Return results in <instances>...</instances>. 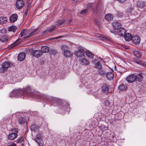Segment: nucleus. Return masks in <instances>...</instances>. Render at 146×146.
I'll use <instances>...</instances> for the list:
<instances>
[{"label":"nucleus","mask_w":146,"mask_h":146,"mask_svg":"<svg viewBox=\"0 0 146 146\" xmlns=\"http://www.w3.org/2000/svg\"><path fill=\"white\" fill-rule=\"evenodd\" d=\"M101 39L103 40H106L107 39V38L105 36H101Z\"/></svg>","instance_id":"ea45409f"},{"label":"nucleus","mask_w":146,"mask_h":146,"mask_svg":"<svg viewBox=\"0 0 146 146\" xmlns=\"http://www.w3.org/2000/svg\"><path fill=\"white\" fill-rule=\"evenodd\" d=\"M135 110H137V109H136V108H135Z\"/></svg>","instance_id":"a18cd8bd"},{"label":"nucleus","mask_w":146,"mask_h":146,"mask_svg":"<svg viewBox=\"0 0 146 146\" xmlns=\"http://www.w3.org/2000/svg\"><path fill=\"white\" fill-rule=\"evenodd\" d=\"M23 90V93L24 92H26L27 93L26 95L27 96L42 99L48 98L47 96L43 94H40L38 93H34L33 90H32L31 87L29 86H27V87L24 88L23 90Z\"/></svg>","instance_id":"f257e3e1"},{"label":"nucleus","mask_w":146,"mask_h":146,"mask_svg":"<svg viewBox=\"0 0 146 146\" xmlns=\"http://www.w3.org/2000/svg\"><path fill=\"white\" fill-rule=\"evenodd\" d=\"M110 103L107 100H106L105 101V105L106 106H108L110 105Z\"/></svg>","instance_id":"58836bf2"},{"label":"nucleus","mask_w":146,"mask_h":146,"mask_svg":"<svg viewBox=\"0 0 146 146\" xmlns=\"http://www.w3.org/2000/svg\"><path fill=\"white\" fill-rule=\"evenodd\" d=\"M133 54L134 56L137 58H140L141 56V54L139 52L137 51H133Z\"/></svg>","instance_id":"c756f323"},{"label":"nucleus","mask_w":146,"mask_h":146,"mask_svg":"<svg viewBox=\"0 0 146 146\" xmlns=\"http://www.w3.org/2000/svg\"><path fill=\"white\" fill-rule=\"evenodd\" d=\"M87 12V10L85 9L82 11L80 13L82 15H84Z\"/></svg>","instance_id":"c9c22d12"},{"label":"nucleus","mask_w":146,"mask_h":146,"mask_svg":"<svg viewBox=\"0 0 146 146\" xmlns=\"http://www.w3.org/2000/svg\"><path fill=\"white\" fill-rule=\"evenodd\" d=\"M69 47H68L66 45H63L61 46V49L64 51V52H65L67 50H68Z\"/></svg>","instance_id":"72a5a7b5"},{"label":"nucleus","mask_w":146,"mask_h":146,"mask_svg":"<svg viewBox=\"0 0 146 146\" xmlns=\"http://www.w3.org/2000/svg\"><path fill=\"white\" fill-rule=\"evenodd\" d=\"M35 140L38 143L39 146H43V141L41 138L39 137H36L35 139Z\"/></svg>","instance_id":"aec40b11"},{"label":"nucleus","mask_w":146,"mask_h":146,"mask_svg":"<svg viewBox=\"0 0 146 146\" xmlns=\"http://www.w3.org/2000/svg\"><path fill=\"white\" fill-rule=\"evenodd\" d=\"M65 21V20L64 19H63L61 21L60 20H58L56 22V24L57 26L61 27L64 25Z\"/></svg>","instance_id":"412c9836"},{"label":"nucleus","mask_w":146,"mask_h":146,"mask_svg":"<svg viewBox=\"0 0 146 146\" xmlns=\"http://www.w3.org/2000/svg\"><path fill=\"white\" fill-rule=\"evenodd\" d=\"M56 27L55 26H53L51 27L48 30V32H51L56 29Z\"/></svg>","instance_id":"f704fd0d"},{"label":"nucleus","mask_w":146,"mask_h":146,"mask_svg":"<svg viewBox=\"0 0 146 146\" xmlns=\"http://www.w3.org/2000/svg\"><path fill=\"white\" fill-rule=\"evenodd\" d=\"M23 94V90L18 89L13 90L10 93L9 95L10 97H18V96H22Z\"/></svg>","instance_id":"7ed1b4c3"},{"label":"nucleus","mask_w":146,"mask_h":146,"mask_svg":"<svg viewBox=\"0 0 146 146\" xmlns=\"http://www.w3.org/2000/svg\"><path fill=\"white\" fill-rule=\"evenodd\" d=\"M39 30L38 28H36L35 29L33 30V31L31 32L27 36L30 32V31L28 30H22L21 33V36L22 37L24 36L25 38H29L31 37L34 34L36 33V32Z\"/></svg>","instance_id":"f03ea898"},{"label":"nucleus","mask_w":146,"mask_h":146,"mask_svg":"<svg viewBox=\"0 0 146 146\" xmlns=\"http://www.w3.org/2000/svg\"><path fill=\"white\" fill-rule=\"evenodd\" d=\"M30 127L31 131H37L39 128V126L34 123L32 124Z\"/></svg>","instance_id":"dca6fc26"},{"label":"nucleus","mask_w":146,"mask_h":146,"mask_svg":"<svg viewBox=\"0 0 146 146\" xmlns=\"http://www.w3.org/2000/svg\"><path fill=\"white\" fill-rule=\"evenodd\" d=\"M24 139V138L23 137H21L17 141V143H19L21 142Z\"/></svg>","instance_id":"4c0bfd02"},{"label":"nucleus","mask_w":146,"mask_h":146,"mask_svg":"<svg viewBox=\"0 0 146 146\" xmlns=\"http://www.w3.org/2000/svg\"><path fill=\"white\" fill-rule=\"evenodd\" d=\"M62 37V36H58V37H55V38H53L54 39H58L60 38H61Z\"/></svg>","instance_id":"a19ab883"},{"label":"nucleus","mask_w":146,"mask_h":146,"mask_svg":"<svg viewBox=\"0 0 146 146\" xmlns=\"http://www.w3.org/2000/svg\"><path fill=\"white\" fill-rule=\"evenodd\" d=\"M84 50L83 49H80L75 53V55L77 57L82 58L85 56Z\"/></svg>","instance_id":"39448f33"},{"label":"nucleus","mask_w":146,"mask_h":146,"mask_svg":"<svg viewBox=\"0 0 146 146\" xmlns=\"http://www.w3.org/2000/svg\"><path fill=\"white\" fill-rule=\"evenodd\" d=\"M18 17V15L16 14L12 15L10 17L9 21L11 23H13L16 21Z\"/></svg>","instance_id":"9d476101"},{"label":"nucleus","mask_w":146,"mask_h":146,"mask_svg":"<svg viewBox=\"0 0 146 146\" xmlns=\"http://www.w3.org/2000/svg\"><path fill=\"white\" fill-rule=\"evenodd\" d=\"M25 120L23 118L20 117L19 118L18 122L20 124H23L25 123Z\"/></svg>","instance_id":"7c9ffc66"},{"label":"nucleus","mask_w":146,"mask_h":146,"mask_svg":"<svg viewBox=\"0 0 146 146\" xmlns=\"http://www.w3.org/2000/svg\"><path fill=\"white\" fill-rule=\"evenodd\" d=\"M110 31L111 33L115 34H116V33L115 30H113L112 31L111 30Z\"/></svg>","instance_id":"79ce46f5"},{"label":"nucleus","mask_w":146,"mask_h":146,"mask_svg":"<svg viewBox=\"0 0 146 146\" xmlns=\"http://www.w3.org/2000/svg\"><path fill=\"white\" fill-rule=\"evenodd\" d=\"M134 60L135 62L137 64H140L141 63V61L139 60H137V59H135Z\"/></svg>","instance_id":"e433bc0d"},{"label":"nucleus","mask_w":146,"mask_h":146,"mask_svg":"<svg viewBox=\"0 0 146 146\" xmlns=\"http://www.w3.org/2000/svg\"><path fill=\"white\" fill-rule=\"evenodd\" d=\"M79 61L80 64L82 65L87 66L90 64L89 60L85 58H80Z\"/></svg>","instance_id":"0eeeda50"},{"label":"nucleus","mask_w":146,"mask_h":146,"mask_svg":"<svg viewBox=\"0 0 146 146\" xmlns=\"http://www.w3.org/2000/svg\"><path fill=\"white\" fill-rule=\"evenodd\" d=\"M126 80L129 83H132L136 80V76L134 74H131L127 77Z\"/></svg>","instance_id":"1a4fd4ad"},{"label":"nucleus","mask_w":146,"mask_h":146,"mask_svg":"<svg viewBox=\"0 0 146 146\" xmlns=\"http://www.w3.org/2000/svg\"><path fill=\"white\" fill-rule=\"evenodd\" d=\"M132 41L135 44H139L140 41V38L137 36H133L131 39Z\"/></svg>","instance_id":"9b49d317"},{"label":"nucleus","mask_w":146,"mask_h":146,"mask_svg":"<svg viewBox=\"0 0 146 146\" xmlns=\"http://www.w3.org/2000/svg\"><path fill=\"white\" fill-rule=\"evenodd\" d=\"M87 7H91V4L90 3H88L87 5Z\"/></svg>","instance_id":"37998d69"},{"label":"nucleus","mask_w":146,"mask_h":146,"mask_svg":"<svg viewBox=\"0 0 146 146\" xmlns=\"http://www.w3.org/2000/svg\"><path fill=\"white\" fill-rule=\"evenodd\" d=\"M26 54L24 52L20 53L18 56L17 59L19 61H22L25 58Z\"/></svg>","instance_id":"f8f14e48"},{"label":"nucleus","mask_w":146,"mask_h":146,"mask_svg":"<svg viewBox=\"0 0 146 146\" xmlns=\"http://www.w3.org/2000/svg\"><path fill=\"white\" fill-rule=\"evenodd\" d=\"M30 51L32 55L35 57L38 58L42 55V52L39 50H34L33 49H31Z\"/></svg>","instance_id":"20e7f679"},{"label":"nucleus","mask_w":146,"mask_h":146,"mask_svg":"<svg viewBox=\"0 0 146 146\" xmlns=\"http://www.w3.org/2000/svg\"><path fill=\"white\" fill-rule=\"evenodd\" d=\"M106 19L107 21H111L113 19V16L112 15L110 14H108L106 15L105 16Z\"/></svg>","instance_id":"a878e982"},{"label":"nucleus","mask_w":146,"mask_h":146,"mask_svg":"<svg viewBox=\"0 0 146 146\" xmlns=\"http://www.w3.org/2000/svg\"><path fill=\"white\" fill-rule=\"evenodd\" d=\"M64 55L66 57H70L72 56V54L69 50L65 52H64Z\"/></svg>","instance_id":"b1692460"},{"label":"nucleus","mask_w":146,"mask_h":146,"mask_svg":"<svg viewBox=\"0 0 146 146\" xmlns=\"http://www.w3.org/2000/svg\"><path fill=\"white\" fill-rule=\"evenodd\" d=\"M10 65V63L8 61H5L3 62L1 64L2 68H7Z\"/></svg>","instance_id":"6ab92c4d"},{"label":"nucleus","mask_w":146,"mask_h":146,"mask_svg":"<svg viewBox=\"0 0 146 146\" xmlns=\"http://www.w3.org/2000/svg\"><path fill=\"white\" fill-rule=\"evenodd\" d=\"M117 31L118 34L122 36L124 35L126 32V30L123 28H120L117 29Z\"/></svg>","instance_id":"ddd939ff"},{"label":"nucleus","mask_w":146,"mask_h":146,"mask_svg":"<svg viewBox=\"0 0 146 146\" xmlns=\"http://www.w3.org/2000/svg\"><path fill=\"white\" fill-rule=\"evenodd\" d=\"M8 40V38L5 36H1L0 37V41L2 42H6Z\"/></svg>","instance_id":"2f4dec72"},{"label":"nucleus","mask_w":146,"mask_h":146,"mask_svg":"<svg viewBox=\"0 0 146 146\" xmlns=\"http://www.w3.org/2000/svg\"><path fill=\"white\" fill-rule=\"evenodd\" d=\"M143 79V77L141 74H139L136 76V80L139 82H141Z\"/></svg>","instance_id":"cd10ccee"},{"label":"nucleus","mask_w":146,"mask_h":146,"mask_svg":"<svg viewBox=\"0 0 146 146\" xmlns=\"http://www.w3.org/2000/svg\"><path fill=\"white\" fill-rule=\"evenodd\" d=\"M109 88L108 86L106 85H104L102 88V92L107 93L108 92Z\"/></svg>","instance_id":"a211bd4d"},{"label":"nucleus","mask_w":146,"mask_h":146,"mask_svg":"<svg viewBox=\"0 0 146 146\" xmlns=\"http://www.w3.org/2000/svg\"><path fill=\"white\" fill-rule=\"evenodd\" d=\"M7 21V19L6 17H0V24H3L6 23Z\"/></svg>","instance_id":"4be33fe9"},{"label":"nucleus","mask_w":146,"mask_h":146,"mask_svg":"<svg viewBox=\"0 0 146 146\" xmlns=\"http://www.w3.org/2000/svg\"><path fill=\"white\" fill-rule=\"evenodd\" d=\"M17 129H14L13 131V132H14V130H15L16 132L15 133H12L10 134L8 136V138L10 140H14L15 138L17 137Z\"/></svg>","instance_id":"6e6552de"},{"label":"nucleus","mask_w":146,"mask_h":146,"mask_svg":"<svg viewBox=\"0 0 146 146\" xmlns=\"http://www.w3.org/2000/svg\"><path fill=\"white\" fill-rule=\"evenodd\" d=\"M78 0H74L72 1V3H76L78 1Z\"/></svg>","instance_id":"c03bdc74"},{"label":"nucleus","mask_w":146,"mask_h":146,"mask_svg":"<svg viewBox=\"0 0 146 146\" xmlns=\"http://www.w3.org/2000/svg\"><path fill=\"white\" fill-rule=\"evenodd\" d=\"M49 47L46 46H44L42 47L41 48V51L42 53H46L49 50Z\"/></svg>","instance_id":"5701e85b"},{"label":"nucleus","mask_w":146,"mask_h":146,"mask_svg":"<svg viewBox=\"0 0 146 146\" xmlns=\"http://www.w3.org/2000/svg\"><path fill=\"white\" fill-rule=\"evenodd\" d=\"M24 4L23 0H17L16 2L15 6L17 9H21L23 8Z\"/></svg>","instance_id":"423d86ee"},{"label":"nucleus","mask_w":146,"mask_h":146,"mask_svg":"<svg viewBox=\"0 0 146 146\" xmlns=\"http://www.w3.org/2000/svg\"><path fill=\"white\" fill-rule=\"evenodd\" d=\"M124 37L125 40L127 41L131 40L132 38L131 34L129 33H127L125 35Z\"/></svg>","instance_id":"f3484780"},{"label":"nucleus","mask_w":146,"mask_h":146,"mask_svg":"<svg viewBox=\"0 0 146 146\" xmlns=\"http://www.w3.org/2000/svg\"><path fill=\"white\" fill-rule=\"evenodd\" d=\"M127 88V86L124 84H121L118 87V88L120 90L123 91L126 90Z\"/></svg>","instance_id":"393cba45"},{"label":"nucleus","mask_w":146,"mask_h":146,"mask_svg":"<svg viewBox=\"0 0 146 146\" xmlns=\"http://www.w3.org/2000/svg\"><path fill=\"white\" fill-rule=\"evenodd\" d=\"M113 27L115 29H118L121 28V24L117 21H115L113 23Z\"/></svg>","instance_id":"2eb2a0df"},{"label":"nucleus","mask_w":146,"mask_h":146,"mask_svg":"<svg viewBox=\"0 0 146 146\" xmlns=\"http://www.w3.org/2000/svg\"><path fill=\"white\" fill-rule=\"evenodd\" d=\"M106 77L108 80H112L113 78L114 74L112 72H108L106 74Z\"/></svg>","instance_id":"4468645a"},{"label":"nucleus","mask_w":146,"mask_h":146,"mask_svg":"<svg viewBox=\"0 0 146 146\" xmlns=\"http://www.w3.org/2000/svg\"><path fill=\"white\" fill-rule=\"evenodd\" d=\"M86 56L90 58H93L94 55L89 51H87L85 52Z\"/></svg>","instance_id":"c85d7f7f"},{"label":"nucleus","mask_w":146,"mask_h":146,"mask_svg":"<svg viewBox=\"0 0 146 146\" xmlns=\"http://www.w3.org/2000/svg\"><path fill=\"white\" fill-rule=\"evenodd\" d=\"M95 67L99 70H101L102 69V66L99 62H98L95 64Z\"/></svg>","instance_id":"473e14b6"},{"label":"nucleus","mask_w":146,"mask_h":146,"mask_svg":"<svg viewBox=\"0 0 146 146\" xmlns=\"http://www.w3.org/2000/svg\"><path fill=\"white\" fill-rule=\"evenodd\" d=\"M17 29V27L15 26H12L8 28V30L9 31L14 32Z\"/></svg>","instance_id":"bb28decb"}]
</instances>
